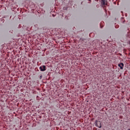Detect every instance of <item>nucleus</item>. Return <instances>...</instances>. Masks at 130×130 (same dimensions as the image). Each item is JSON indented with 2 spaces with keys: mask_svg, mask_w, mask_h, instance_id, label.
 <instances>
[{
  "mask_svg": "<svg viewBox=\"0 0 130 130\" xmlns=\"http://www.w3.org/2000/svg\"><path fill=\"white\" fill-rule=\"evenodd\" d=\"M39 70L41 72H45L46 71V66L45 65L41 66L39 67Z\"/></svg>",
  "mask_w": 130,
  "mask_h": 130,
  "instance_id": "nucleus-2",
  "label": "nucleus"
},
{
  "mask_svg": "<svg viewBox=\"0 0 130 130\" xmlns=\"http://www.w3.org/2000/svg\"><path fill=\"white\" fill-rule=\"evenodd\" d=\"M118 66L121 70H123V67H124V64H123V63H120L118 64Z\"/></svg>",
  "mask_w": 130,
  "mask_h": 130,
  "instance_id": "nucleus-3",
  "label": "nucleus"
},
{
  "mask_svg": "<svg viewBox=\"0 0 130 130\" xmlns=\"http://www.w3.org/2000/svg\"><path fill=\"white\" fill-rule=\"evenodd\" d=\"M101 4H102V5H103L104 6H105V0H102Z\"/></svg>",
  "mask_w": 130,
  "mask_h": 130,
  "instance_id": "nucleus-4",
  "label": "nucleus"
},
{
  "mask_svg": "<svg viewBox=\"0 0 130 130\" xmlns=\"http://www.w3.org/2000/svg\"><path fill=\"white\" fill-rule=\"evenodd\" d=\"M127 130H130V129H128Z\"/></svg>",
  "mask_w": 130,
  "mask_h": 130,
  "instance_id": "nucleus-6",
  "label": "nucleus"
},
{
  "mask_svg": "<svg viewBox=\"0 0 130 130\" xmlns=\"http://www.w3.org/2000/svg\"><path fill=\"white\" fill-rule=\"evenodd\" d=\"M40 80H41V79H42V75H41V76H40Z\"/></svg>",
  "mask_w": 130,
  "mask_h": 130,
  "instance_id": "nucleus-5",
  "label": "nucleus"
},
{
  "mask_svg": "<svg viewBox=\"0 0 130 130\" xmlns=\"http://www.w3.org/2000/svg\"><path fill=\"white\" fill-rule=\"evenodd\" d=\"M95 125L96 126V127H99V128H101V122L100 121L95 120Z\"/></svg>",
  "mask_w": 130,
  "mask_h": 130,
  "instance_id": "nucleus-1",
  "label": "nucleus"
}]
</instances>
